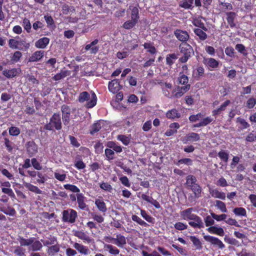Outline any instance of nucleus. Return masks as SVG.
Segmentation results:
<instances>
[{
	"label": "nucleus",
	"mask_w": 256,
	"mask_h": 256,
	"mask_svg": "<svg viewBox=\"0 0 256 256\" xmlns=\"http://www.w3.org/2000/svg\"><path fill=\"white\" fill-rule=\"evenodd\" d=\"M166 116L168 118L174 119L175 118H179L180 117V114L178 112L176 109H172L168 110L166 113Z\"/></svg>",
	"instance_id": "37"
},
{
	"label": "nucleus",
	"mask_w": 256,
	"mask_h": 256,
	"mask_svg": "<svg viewBox=\"0 0 256 256\" xmlns=\"http://www.w3.org/2000/svg\"><path fill=\"white\" fill-rule=\"evenodd\" d=\"M4 144L7 150L10 152H12L13 149L14 144L12 142H10L8 138H4Z\"/></svg>",
	"instance_id": "56"
},
{
	"label": "nucleus",
	"mask_w": 256,
	"mask_h": 256,
	"mask_svg": "<svg viewBox=\"0 0 256 256\" xmlns=\"http://www.w3.org/2000/svg\"><path fill=\"white\" fill-rule=\"evenodd\" d=\"M64 188L66 190L74 192H77L78 194L80 192V190L76 186L74 185L66 184L64 185Z\"/></svg>",
	"instance_id": "57"
},
{
	"label": "nucleus",
	"mask_w": 256,
	"mask_h": 256,
	"mask_svg": "<svg viewBox=\"0 0 256 256\" xmlns=\"http://www.w3.org/2000/svg\"><path fill=\"white\" fill-rule=\"evenodd\" d=\"M178 58L177 55L176 54H169L166 56V64L169 66L172 65Z\"/></svg>",
	"instance_id": "43"
},
{
	"label": "nucleus",
	"mask_w": 256,
	"mask_h": 256,
	"mask_svg": "<svg viewBox=\"0 0 256 256\" xmlns=\"http://www.w3.org/2000/svg\"><path fill=\"white\" fill-rule=\"evenodd\" d=\"M77 200L78 204V207L82 210H85L86 205L84 202L85 198L84 194L82 193H78L76 194Z\"/></svg>",
	"instance_id": "29"
},
{
	"label": "nucleus",
	"mask_w": 256,
	"mask_h": 256,
	"mask_svg": "<svg viewBox=\"0 0 256 256\" xmlns=\"http://www.w3.org/2000/svg\"><path fill=\"white\" fill-rule=\"evenodd\" d=\"M190 188L193 192L196 198L201 196L202 188L198 184L193 186Z\"/></svg>",
	"instance_id": "41"
},
{
	"label": "nucleus",
	"mask_w": 256,
	"mask_h": 256,
	"mask_svg": "<svg viewBox=\"0 0 256 256\" xmlns=\"http://www.w3.org/2000/svg\"><path fill=\"white\" fill-rule=\"evenodd\" d=\"M174 34L179 40L183 42H186L190 38L188 33L186 31L181 30H176L174 32Z\"/></svg>",
	"instance_id": "12"
},
{
	"label": "nucleus",
	"mask_w": 256,
	"mask_h": 256,
	"mask_svg": "<svg viewBox=\"0 0 256 256\" xmlns=\"http://www.w3.org/2000/svg\"><path fill=\"white\" fill-rule=\"evenodd\" d=\"M73 247L82 254L88 255L90 254L88 248L80 244L74 242Z\"/></svg>",
	"instance_id": "17"
},
{
	"label": "nucleus",
	"mask_w": 256,
	"mask_h": 256,
	"mask_svg": "<svg viewBox=\"0 0 256 256\" xmlns=\"http://www.w3.org/2000/svg\"><path fill=\"white\" fill-rule=\"evenodd\" d=\"M100 186L102 190L108 192H112V186L108 182H102L100 184Z\"/></svg>",
	"instance_id": "58"
},
{
	"label": "nucleus",
	"mask_w": 256,
	"mask_h": 256,
	"mask_svg": "<svg viewBox=\"0 0 256 256\" xmlns=\"http://www.w3.org/2000/svg\"><path fill=\"white\" fill-rule=\"evenodd\" d=\"M8 131L10 134L12 136H17L20 132V128L16 126H11Z\"/></svg>",
	"instance_id": "63"
},
{
	"label": "nucleus",
	"mask_w": 256,
	"mask_h": 256,
	"mask_svg": "<svg viewBox=\"0 0 256 256\" xmlns=\"http://www.w3.org/2000/svg\"><path fill=\"white\" fill-rule=\"evenodd\" d=\"M60 245L58 244L57 242L52 245L50 246H48L47 252L49 255L54 256L56 253L60 252Z\"/></svg>",
	"instance_id": "34"
},
{
	"label": "nucleus",
	"mask_w": 256,
	"mask_h": 256,
	"mask_svg": "<svg viewBox=\"0 0 256 256\" xmlns=\"http://www.w3.org/2000/svg\"><path fill=\"white\" fill-rule=\"evenodd\" d=\"M31 163L32 165L35 170H42V166L36 158H32L31 160Z\"/></svg>",
	"instance_id": "60"
},
{
	"label": "nucleus",
	"mask_w": 256,
	"mask_h": 256,
	"mask_svg": "<svg viewBox=\"0 0 256 256\" xmlns=\"http://www.w3.org/2000/svg\"><path fill=\"white\" fill-rule=\"evenodd\" d=\"M203 63L209 68V69H214L218 67V62L214 58H204Z\"/></svg>",
	"instance_id": "14"
},
{
	"label": "nucleus",
	"mask_w": 256,
	"mask_h": 256,
	"mask_svg": "<svg viewBox=\"0 0 256 256\" xmlns=\"http://www.w3.org/2000/svg\"><path fill=\"white\" fill-rule=\"evenodd\" d=\"M77 216L76 212L72 209L64 210L62 212V220L64 222L74 223Z\"/></svg>",
	"instance_id": "5"
},
{
	"label": "nucleus",
	"mask_w": 256,
	"mask_h": 256,
	"mask_svg": "<svg viewBox=\"0 0 256 256\" xmlns=\"http://www.w3.org/2000/svg\"><path fill=\"white\" fill-rule=\"evenodd\" d=\"M98 210L102 212L105 213L107 210V208L105 202L102 199L98 198L95 200L94 202Z\"/></svg>",
	"instance_id": "27"
},
{
	"label": "nucleus",
	"mask_w": 256,
	"mask_h": 256,
	"mask_svg": "<svg viewBox=\"0 0 256 256\" xmlns=\"http://www.w3.org/2000/svg\"><path fill=\"white\" fill-rule=\"evenodd\" d=\"M74 236L82 240L84 242L88 244L90 243L93 240L88 235H87L83 231L78 230L74 232Z\"/></svg>",
	"instance_id": "16"
},
{
	"label": "nucleus",
	"mask_w": 256,
	"mask_h": 256,
	"mask_svg": "<svg viewBox=\"0 0 256 256\" xmlns=\"http://www.w3.org/2000/svg\"><path fill=\"white\" fill-rule=\"evenodd\" d=\"M140 214L144 218L147 222L154 223V219L150 215L148 214L147 212L144 210H140Z\"/></svg>",
	"instance_id": "51"
},
{
	"label": "nucleus",
	"mask_w": 256,
	"mask_h": 256,
	"mask_svg": "<svg viewBox=\"0 0 256 256\" xmlns=\"http://www.w3.org/2000/svg\"><path fill=\"white\" fill-rule=\"evenodd\" d=\"M209 192L212 196L216 198H220L222 200L226 198V194L224 192L219 191L218 189L209 188Z\"/></svg>",
	"instance_id": "20"
},
{
	"label": "nucleus",
	"mask_w": 256,
	"mask_h": 256,
	"mask_svg": "<svg viewBox=\"0 0 256 256\" xmlns=\"http://www.w3.org/2000/svg\"><path fill=\"white\" fill-rule=\"evenodd\" d=\"M22 26L28 32H30L31 30L32 26L30 20L27 18H24L22 22Z\"/></svg>",
	"instance_id": "61"
},
{
	"label": "nucleus",
	"mask_w": 256,
	"mask_h": 256,
	"mask_svg": "<svg viewBox=\"0 0 256 256\" xmlns=\"http://www.w3.org/2000/svg\"><path fill=\"white\" fill-rule=\"evenodd\" d=\"M122 86L118 80L114 79L108 82V88L110 92L116 94L121 89Z\"/></svg>",
	"instance_id": "10"
},
{
	"label": "nucleus",
	"mask_w": 256,
	"mask_h": 256,
	"mask_svg": "<svg viewBox=\"0 0 256 256\" xmlns=\"http://www.w3.org/2000/svg\"><path fill=\"white\" fill-rule=\"evenodd\" d=\"M54 128L57 130L62 128L61 118L58 114H54L51 118L50 122L45 126V128L48 130H51Z\"/></svg>",
	"instance_id": "4"
},
{
	"label": "nucleus",
	"mask_w": 256,
	"mask_h": 256,
	"mask_svg": "<svg viewBox=\"0 0 256 256\" xmlns=\"http://www.w3.org/2000/svg\"><path fill=\"white\" fill-rule=\"evenodd\" d=\"M200 139V137L198 134L195 132H190L182 138V141L184 144H186L188 142H197Z\"/></svg>",
	"instance_id": "15"
},
{
	"label": "nucleus",
	"mask_w": 256,
	"mask_h": 256,
	"mask_svg": "<svg viewBox=\"0 0 256 256\" xmlns=\"http://www.w3.org/2000/svg\"><path fill=\"white\" fill-rule=\"evenodd\" d=\"M207 230L210 234H215L220 236H222L224 234V229L217 226H211L207 228Z\"/></svg>",
	"instance_id": "21"
},
{
	"label": "nucleus",
	"mask_w": 256,
	"mask_h": 256,
	"mask_svg": "<svg viewBox=\"0 0 256 256\" xmlns=\"http://www.w3.org/2000/svg\"><path fill=\"white\" fill-rule=\"evenodd\" d=\"M204 68L202 66H198L197 68L194 70L193 76L196 78H198L204 76Z\"/></svg>",
	"instance_id": "38"
},
{
	"label": "nucleus",
	"mask_w": 256,
	"mask_h": 256,
	"mask_svg": "<svg viewBox=\"0 0 256 256\" xmlns=\"http://www.w3.org/2000/svg\"><path fill=\"white\" fill-rule=\"evenodd\" d=\"M190 84H186L182 86H178L174 90L175 93L173 94V96L176 98H180L184 94L190 90Z\"/></svg>",
	"instance_id": "13"
},
{
	"label": "nucleus",
	"mask_w": 256,
	"mask_h": 256,
	"mask_svg": "<svg viewBox=\"0 0 256 256\" xmlns=\"http://www.w3.org/2000/svg\"><path fill=\"white\" fill-rule=\"evenodd\" d=\"M42 247V243L36 240L34 238H32V242L30 244V246L28 248L30 250L32 251H38L40 250Z\"/></svg>",
	"instance_id": "25"
},
{
	"label": "nucleus",
	"mask_w": 256,
	"mask_h": 256,
	"mask_svg": "<svg viewBox=\"0 0 256 256\" xmlns=\"http://www.w3.org/2000/svg\"><path fill=\"white\" fill-rule=\"evenodd\" d=\"M104 122L101 120H99L94 124L91 126L90 134H94L95 133L98 132L104 126Z\"/></svg>",
	"instance_id": "30"
},
{
	"label": "nucleus",
	"mask_w": 256,
	"mask_h": 256,
	"mask_svg": "<svg viewBox=\"0 0 256 256\" xmlns=\"http://www.w3.org/2000/svg\"><path fill=\"white\" fill-rule=\"evenodd\" d=\"M42 242L44 246H52L56 243L57 239L55 236H50L49 237L42 240Z\"/></svg>",
	"instance_id": "33"
},
{
	"label": "nucleus",
	"mask_w": 256,
	"mask_h": 256,
	"mask_svg": "<svg viewBox=\"0 0 256 256\" xmlns=\"http://www.w3.org/2000/svg\"><path fill=\"white\" fill-rule=\"evenodd\" d=\"M130 8L131 10V18L136 21L138 20L139 18L138 16V10L136 7L130 6Z\"/></svg>",
	"instance_id": "50"
},
{
	"label": "nucleus",
	"mask_w": 256,
	"mask_h": 256,
	"mask_svg": "<svg viewBox=\"0 0 256 256\" xmlns=\"http://www.w3.org/2000/svg\"><path fill=\"white\" fill-rule=\"evenodd\" d=\"M204 238L206 241L211 244L216 248L219 249H223L225 248V245L222 242L216 237L211 236L210 235H206L204 236Z\"/></svg>",
	"instance_id": "6"
},
{
	"label": "nucleus",
	"mask_w": 256,
	"mask_h": 256,
	"mask_svg": "<svg viewBox=\"0 0 256 256\" xmlns=\"http://www.w3.org/2000/svg\"><path fill=\"white\" fill-rule=\"evenodd\" d=\"M78 100L80 103L86 102L85 106L86 108H92L96 104L97 98L96 94L94 92L90 94L87 92H83L80 93Z\"/></svg>",
	"instance_id": "1"
},
{
	"label": "nucleus",
	"mask_w": 256,
	"mask_h": 256,
	"mask_svg": "<svg viewBox=\"0 0 256 256\" xmlns=\"http://www.w3.org/2000/svg\"><path fill=\"white\" fill-rule=\"evenodd\" d=\"M144 47L147 51L151 54H154L156 52L155 47L150 42H146L144 44Z\"/></svg>",
	"instance_id": "45"
},
{
	"label": "nucleus",
	"mask_w": 256,
	"mask_h": 256,
	"mask_svg": "<svg viewBox=\"0 0 256 256\" xmlns=\"http://www.w3.org/2000/svg\"><path fill=\"white\" fill-rule=\"evenodd\" d=\"M216 206L222 212H227V209L226 208V204L222 202L216 200Z\"/></svg>",
	"instance_id": "55"
},
{
	"label": "nucleus",
	"mask_w": 256,
	"mask_h": 256,
	"mask_svg": "<svg viewBox=\"0 0 256 256\" xmlns=\"http://www.w3.org/2000/svg\"><path fill=\"white\" fill-rule=\"evenodd\" d=\"M44 56V51L38 50L34 52L32 56L29 58L28 61L35 62L40 60Z\"/></svg>",
	"instance_id": "24"
},
{
	"label": "nucleus",
	"mask_w": 256,
	"mask_h": 256,
	"mask_svg": "<svg viewBox=\"0 0 256 256\" xmlns=\"http://www.w3.org/2000/svg\"><path fill=\"white\" fill-rule=\"evenodd\" d=\"M20 68H14L10 70L5 69L3 70L2 74L7 78H10L17 76L20 73Z\"/></svg>",
	"instance_id": "11"
},
{
	"label": "nucleus",
	"mask_w": 256,
	"mask_h": 256,
	"mask_svg": "<svg viewBox=\"0 0 256 256\" xmlns=\"http://www.w3.org/2000/svg\"><path fill=\"white\" fill-rule=\"evenodd\" d=\"M113 243L118 246L122 248L126 244V240L124 236L118 234L116 236V238H115L114 242Z\"/></svg>",
	"instance_id": "28"
},
{
	"label": "nucleus",
	"mask_w": 256,
	"mask_h": 256,
	"mask_svg": "<svg viewBox=\"0 0 256 256\" xmlns=\"http://www.w3.org/2000/svg\"><path fill=\"white\" fill-rule=\"evenodd\" d=\"M224 240L228 244H232V245H234V246H239V245H240L239 242L238 240H237L236 239H235L234 238H230L228 236H224Z\"/></svg>",
	"instance_id": "52"
},
{
	"label": "nucleus",
	"mask_w": 256,
	"mask_h": 256,
	"mask_svg": "<svg viewBox=\"0 0 256 256\" xmlns=\"http://www.w3.org/2000/svg\"><path fill=\"white\" fill-rule=\"evenodd\" d=\"M18 242L20 243L21 246H30V244L32 242V238L28 239H26L22 236H19L17 238Z\"/></svg>",
	"instance_id": "35"
},
{
	"label": "nucleus",
	"mask_w": 256,
	"mask_h": 256,
	"mask_svg": "<svg viewBox=\"0 0 256 256\" xmlns=\"http://www.w3.org/2000/svg\"><path fill=\"white\" fill-rule=\"evenodd\" d=\"M98 40L95 39L88 44H86L84 47L86 51H89L90 54H96L99 50L100 46L98 45Z\"/></svg>",
	"instance_id": "7"
},
{
	"label": "nucleus",
	"mask_w": 256,
	"mask_h": 256,
	"mask_svg": "<svg viewBox=\"0 0 256 256\" xmlns=\"http://www.w3.org/2000/svg\"><path fill=\"white\" fill-rule=\"evenodd\" d=\"M194 32L201 40H205L208 37L206 34L200 28H196Z\"/></svg>",
	"instance_id": "42"
},
{
	"label": "nucleus",
	"mask_w": 256,
	"mask_h": 256,
	"mask_svg": "<svg viewBox=\"0 0 256 256\" xmlns=\"http://www.w3.org/2000/svg\"><path fill=\"white\" fill-rule=\"evenodd\" d=\"M14 252L18 256H24L25 250L21 246H17L14 248Z\"/></svg>",
	"instance_id": "62"
},
{
	"label": "nucleus",
	"mask_w": 256,
	"mask_h": 256,
	"mask_svg": "<svg viewBox=\"0 0 256 256\" xmlns=\"http://www.w3.org/2000/svg\"><path fill=\"white\" fill-rule=\"evenodd\" d=\"M117 139L122 142V143L125 145L128 146L130 141V137L129 136H126L124 135H118L117 136Z\"/></svg>",
	"instance_id": "44"
},
{
	"label": "nucleus",
	"mask_w": 256,
	"mask_h": 256,
	"mask_svg": "<svg viewBox=\"0 0 256 256\" xmlns=\"http://www.w3.org/2000/svg\"><path fill=\"white\" fill-rule=\"evenodd\" d=\"M22 56V54L20 52L16 51L14 53V54L11 58V60L13 62H16L20 60Z\"/></svg>",
	"instance_id": "59"
},
{
	"label": "nucleus",
	"mask_w": 256,
	"mask_h": 256,
	"mask_svg": "<svg viewBox=\"0 0 256 256\" xmlns=\"http://www.w3.org/2000/svg\"><path fill=\"white\" fill-rule=\"evenodd\" d=\"M179 48L180 54L182 55L179 60L182 62H186L193 53L192 47L186 42H182L180 45Z\"/></svg>",
	"instance_id": "3"
},
{
	"label": "nucleus",
	"mask_w": 256,
	"mask_h": 256,
	"mask_svg": "<svg viewBox=\"0 0 256 256\" xmlns=\"http://www.w3.org/2000/svg\"><path fill=\"white\" fill-rule=\"evenodd\" d=\"M104 249L113 255L118 254L120 252V250L116 246L109 244H104Z\"/></svg>",
	"instance_id": "36"
},
{
	"label": "nucleus",
	"mask_w": 256,
	"mask_h": 256,
	"mask_svg": "<svg viewBox=\"0 0 256 256\" xmlns=\"http://www.w3.org/2000/svg\"><path fill=\"white\" fill-rule=\"evenodd\" d=\"M170 128L165 132L164 134L167 136H170L177 132V130L180 128V126L178 122H173L170 124Z\"/></svg>",
	"instance_id": "19"
},
{
	"label": "nucleus",
	"mask_w": 256,
	"mask_h": 256,
	"mask_svg": "<svg viewBox=\"0 0 256 256\" xmlns=\"http://www.w3.org/2000/svg\"><path fill=\"white\" fill-rule=\"evenodd\" d=\"M24 186L28 190L31 192H34L38 194H40L42 193V190L40 188L30 183H26Z\"/></svg>",
	"instance_id": "47"
},
{
	"label": "nucleus",
	"mask_w": 256,
	"mask_h": 256,
	"mask_svg": "<svg viewBox=\"0 0 256 256\" xmlns=\"http://www.w3.org/2000/svg\"><path fill=\"white\" fill-rule=\"evenodd\" d=\"M138 21L132 19L131 20H128L126 22L123 24V27L125 29H130L132 28H133L136 24L137 23Z\"/></svg>",
	"instance_id": "53"
},
{
	"label": "nucleus",
	"mask_w": 256,
	"mask_h": 256,
	"mask_svg": "<svg viewBox=\"0 0 256 256\" xmlns=\"http://www.w3.org/2000/svg\"><path fill=\"white\" fill-rule=\"evenodd\" d=\"M104 152L108 160H110L114 159V152L112 148H106Z\"/></svg>",
	"instance_id": "48"
},
{
	"label": "nucleus",
	"mask_w": 256,
	"mask_h": 256,
	"mask_svg": "<svg viewBox=\"0 0 256 256\" xmlns=\"http://www.w3.org/2000/svg\"><path fill=\"white\" fill-rule=\"evenodd\" d=\"M50 42V39L46 37L40 38L35 43V46L37 48H44Z\"/></svg>",
	"instance_id": "26"
},
{
	"label": "nucleus",
	"mask_w": 256,
	"mask_h": 256,
	"mask_svg": "<svg viewBox=\"0 0 256 256\" xmlns=\"http://www.w3.org/2000/svg\"><path fill=\"white\" fill-rule=\"evenodd\" d=\"M26 150L28 154L32 156L38 152V146L33 141H30L26 143Z\"/></svg>",
	"instance_id": "18"
},
{
	"label": "nucleus",
	"mask_w": 256,
	"mask_h": 256,
	"mask_svg": "<svg viewBox=\"0 0 256 256\" xmlns=\"http://www.w3.org/2000/svg\"><path fill=\"white\" fill-rule=\"evenodd\" d=\"M178 80L179 84L186 85L188 84V78L184 74L180 73L179 76L178 78Z\"/></svg>",
	"instance_id": "46"
},
{
	"label": "nucleus",
	"mask_w": 256,
	"mask_h": 256,
	"mask_svg": "<svg viewBox=\"0 0 256 256\" xmlns=\"http://www.w3.org/2000/svg\"><path fill=\"white\" fill-rule=\"evenodd\" d=\"M106 146L107 148H112L114 152H116L117 153H120L122 152V148L121 146L118 145L114 142L112 141L108 142Z\"/></svg>",
	"instance_id": "32"
},
{
	"label": "nucleus",
	"mask_w": 256,
	"mask_h": 256,
	"mask_svg": "<svg viewBox=\"0 0 256 256\" xmlns=\"http://www.w3.org/2000/svg\"><path fill=\"white\" fill-rule=\"evenodd\" d=\"M256 104V99L250 98L246 102V106L248 108H252Z\"/></svg>",
	"instance_id": "64"
},
{
	"label": "nucleus",
	"mask_w": 256,
	"mask_h": 256,
	"mask_svg": "<svg viewBox=\"0 0 256 256\" xmlns=\"http://www.w3.org/2000/svg\"><path fill=\"white\" fill-rule=\"evenodd\" d=\"M19 38V36H16L15 38L10 39L8 40L10 48L12 49H18L22 50H28L30 46V44L26 42L25 40H18Z\"/></svg>",
	"instance_id": "2"
},
{
	"label": "nucleus",
	"mask_w": 256,
	"mask_h": 256,
	"mask_svg": "<svg viewBox=\"0 0 256 256\" xmlns=\"http://www.w3.org/2000/svg\"><path fill=\"white\" fill-rule=\"evenodd\" d=\"M233 212L238 216H246V212L245 208H236L233 210Z\"/></svg>",
	"instance_id": "49"
},
{
	"label": "nucleus",
	"mask_w": 256,
	"mask_h": 256,
	"mask_svg": "<svg viewBox=\"0 0 256 256\" xmlns=\"http://www.w3.org/2000/svg\"><path fill=\"white\" fill-rule=\"evenodd\" d=\"M70 72L68 70H62L59 73L56 74L53 78L52 79L54 80H60L67 76H70Z\"/></svg>",
	"instance_id": "31"
},
{
	"label": "nucleus",
	"mask_w": 256,
	"mask_h": 256,
	"mask_svg": "<svg viewBox=\"0 0 256 256\" xmlns=\"http://www.w3.org/2000/svg\"><path fill=\"white\" fill-rule=\"evenodd\" d=\"M194 218H193L191 220L188 222V224L192 227L194 228H201L203 227V223L202 222V220L201 218L198 216H196V217Z\"/></svg>",
	"instance_id": "23"
},
{
	"label": "nucleus",
	"mask_w": 256,
	"mask_h": 256,
	"mask_svg": "<svg viewBox=\"0 0 256 256\" xmlns=\"http://www.w3.org/2000/svg\"><path fill=\"white\" fill-rule=\"evenodd\" d=\"M194 211V208H192L181 211L180 212V216L182 219L186 220H190L194 218L197 215L192 213Z\"/></svg>",
	"instance_id": "9"
},
{
	"label": "nucleus",
	"mask_w": 256,
	"mask_h": 256,
	"mask_svg": "<svg viewBox=\"0 0 256 256\" xmlns=\"http://www.w3.org/2000/svg\"><path fill=\"white\" fill-rule=\"evenodd\" d=\"M158 83L161 86L162 94L164 96L167 98H172L173 96V95L170 94V91L172 89V84L170 82H164L162 81H160Z\"/></svg>",
	"instance_id": "8"
},
{
	"label": "nucleus",
	"mask_w": 256,
	"mask_h": 256,
	"mask_svg": "<svg viewBox=\"0 0 256 256\" xmlns=\"http://www.w3.org/2000/svg\"><path fill=\"white\" fill-rule=\"evenodd\" d=\"M196 178L192 175H189L186 178V184L188 188H190L193 186L197 184Z\"/></svg>",
	"instance_id": "39"
},
{
	"label": "nucleus",
	"mask_w": 256,
	"mask_h": 256,
	"mask_svg": "<svg viewBox=\"0 0 256 256\" xmlns=\"http://www.w3.org/2000/svg\"><path fill=\"white\" fill-rule=\"evenodd\" d=\"M54 178L60 182H63L66 178V174L63 170H56L54 173Z\"/></svg>",
	"instance_id": "40"
},
{
	"label": "nucleus",
	"mask_w": 256,
	"mask_h": 256,
	"mask_svg": "<svg viewBox=\"0 0 256 256\" xmlns=\"http://www.w3.org/2000/svg\"><path fill=\"white\" fill-rule=\"evenodd\" d=\"M172 246L176 249L182 255L184 256H188V253L187 250L182 246L176 244H172Z\"/></svg>",
	"instance_id": "54"
},
{
	"label": "nucleus",
	"mask_w": 256,
	"mask_h": 256,
	"mask_svg": "<svg viewBox=\"0 0 256 256\" xmlns=\"http://www.w3.org/2000/svg\"><path fill=\"white\" fill-rule=\"evenodd\" d=\"M226 20L230 28H234L236 26L234 20L236 19V14L234 12H226Z\"/></svg>",
	"instance_id": "22"
}]
</instances>
